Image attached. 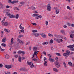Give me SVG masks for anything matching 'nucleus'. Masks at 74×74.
Segmentation results:
<instances>
[{"label": "nucleus", "mask_w": 74, "mask_h": 74, "mask_svg": "<svg viewBox=\"0 0 74 74\" xmlns=\"http://www.w3.org/2000/svg\"><path fill=\"white\" fill-rule=\"evenodd\" d=\"M53 70H54V71H58V69L55 68H53Z\"/></svg>", "instance_id": "c756f323"}, {"label": "nucleus", "mask_w": 74, "mask_h": 74, "mask_svg": "<svg viewBox=\"0 0 74 74\" xmlns=\"http://www.w3.org/2000/svg\"><path fill=\"white\" fill-rule=\"evenodd\" d=\"M71 26L74 27V24H72L71 25Z\"/></svg>", "instance_id": "774afa93"}, {"label": "nucleus", "mask_w": 74, "mask_h": 74, "mask_svg": "<svg viewBox=\"0 0 74 74\" xmlns=\"http://www.w3.org/2000/svg\"><path fill=\"white\" fill-rule=\"evenodd\" d=\"M46 59H47V58H45V57H44V61H45V60H46Z\"/></svg>", "instance_id": "e2e57ef3"}, {"label": "nucleus", "mask_w": 74, "mask_h": 74, "mask_svg": "<svg viewBox=\"0 0 74 74\" xmlns=\"http://www.w3.org/2000/svg\"><path fill=\"white\" fill-rule=\"evenodd\" d=\"M71 51H74V48H71Z\"/></svg>", "instance_id": "864d4df0"}, {"label": "nucleus", "mask_w": 74, "mask_h": 74, "mask_svg": "<svg viewBox=\"0 0 74 74\" xmlns=\"http://www.w3.org/2000/svg\"><path fill=\"white\" fill-rule=\"evenodd\" d=\"M54 37H56L57 38V37H58V35L57 34H54Z\"/></svg>", "instance_id": "6e6d98bb"}, {"label": "nucleus", "mask_w": 74, "mask_h": 74, "mask_svg": "<svg viewBox=\"0 0 74 74\" xmlns=\"http://www.w3.org/2000/svg\"><path fill=\"white\" fill-rule=\"evenodd\" d=\"M32 25H34V26H36V25H37V24L36 23H32Z\"/></svg>", "instance_id": "37998d69"}, {"label": "nucleus", "mask_w": 74, "mask_h": 74, "mask_svg": "<svg viewBox=\"0 0 74 74\" xmlns=\"http://www.w3.org/2000/svg\"><path fill=\"white\" fill-rule=\"evenodd\" d=\"M34 67V65L33 64H32L30 66L31 68H32V69H33Z\"/></svg>", "instance_id": "f704fd0d"}, {"label": "nucleus", "mask_w": 74, "mask_h": 74, "mask_svg": "<svg viewBox=\"0 0 74 74\" xmlns=\"http://www.w3.org/2000/svg\"><path fill=\"white\" fill-rule=\"evenodd\" d=\"M1 45H2V46L3 47H6V44L4 43H2L1 44Z\"/></svg>", "instance_id": "5701e85b"}, {"label": "nucleus", "mask_w": 74, "mask_h": 74, "mask_svg": "<svg viewBox=\"0 0 74 74\" xmlns=\"http://www.w3.org/2000/svg\"><path fill=\"white\" fill-rule=\"evenodd\" d=\"M50 43H51V44H53V40H52V39H51L50 41Z\"/></svg>", "instance_id": "ea45409f"}, {"label": "nucleus", "mask_w": 74, "mask_h": 74, "mask_svg": "<svg viewBox=\"0 0 74 74\" xmlns=\"http://www.w3.org/2000/svg\"><path fill=\"white\" fill-rule=\"evenodd\" d=\"M68 64L69 65V66H73V64H72L71 62H68Z\"/></svg>", "instance_id": "6ab92c4d"}, {"label": "nucleus", "mask_w": 74, "mask_h": 74, "mask_svg": "<svg viewBox=\"0 0 74 74\" xmlns=\"http://www.w3.org/2000/svg\"><path fill=\"white\" fill-rule=\"evenodd\" d=\"M47 11H51V6H50V5L49 4L47 5Z\"/></svg>", "instance_id": "423d86ee"}, {"label": "nucleus", "mask_w": 74, "mask_h": 74, "mask_svg": "<svg viewBox=\"0 0 74 74\" xmlns=\"http://www.w3.org/2000/svg\"><path fill=\"white\" fill-rule=\"evenodd\" d=\"M56 55H57V56H60V54L59 53H56Z\"/></svg>", "instance_id": "cd10ccee"}, {"label": "nucleus", "mask_w": 74, "mask_h": 74, "mask_svg": "<svg viewBox=\"0 0 74 74\" xmlns=\"http://www.w3.org/2000/svg\"><path fill=\"white\" fill-rule=\"evenodd\" d=\"M0 50L1 51H5V49H1Z\"/></svg>", "instance_id": "8fccbe9b"}, {"label": "nucleus", "mask_w": 74, "mask_h": 74, "mask_svg": "<svg viewBox=\"0 0 74 74\" xmlns=\"http://www.w3.org/2000/svg\"><path fill=\"white\" fill-rule=\"evenodd\" d=\"M70 51L67 50L65 53L63 54V55L64 56L67 57L69 56V55H70Z\"/></svg>", "instance_id": "7ed1b4c3"}, {"label": "nucleus", "mask_w": 74, "mask_h": 74, "mask_svg": "<svg viewBox=\"0 0 74 74\" xmlns=\"http://www.w3.org/2000/svg\"><path fill=\"white\" fill-rule=\"evenodd\" d=\"M42 18V16L41 15H39V16H38L36 17V19H38L39 18Z\"/></svg>", "instance_id": "dca6fc26"}, {"label": "nucleus", "mask_w": 74, "mask_h": 74, "mask_svg": "<svg viewBox=\"0 0 74 74\" xmlns=\"http://www.w3.org/2000/svg\"><path fill=\"white\" fill-rule=\"evenodd\" d=\"M49 60L51 62H53L55 61V60H54V59H52L51 58H50L49 59Z\"/></svg>", "instance_id": "f8f14e48"}, {"label": "nucleus", "mask_w": 74, "mask_h": 74, "mask_svg": "<svg viewBox=\"0 0 74 74\" xmlns=\"http://www.w3.org/2000/svg\"><path fill=\"white\" fill-rule=\"evenodd\" d=\"M61 32L62 34H63L64 35H65V32L64 31V30H62L61 31Z\"/></svg>", "instance_id": "aec40b11"}, {"label": "nucleus", "mask_w": 74, "mask_h": 74, "mask_svg": "<svg viewBox=\"0 0 74 74\" xmlns=\"http://www.w3.org/2000/svg\"><path fill=\"white\" fill-rule=\"evenodd\" d=\"M6 7V8H10V7H11L10 6H8V5H7Z\"/></svg>", "instance_id": "603ef678"}, {"label": "nucleus", "mask_w": 74, "mask_h": 74, "mask_svg": "<svg viewBox=\"0 0 74 74\" xmlns=\"http://www.w3.org/2000/svg\"><path fill=\"white\" fill-rule=\"evenodd\" d=\"M45 22H46L45 24L46 26H48V21H46Z\"/></svg>", "instance_id": "de8ad7c7"}, {"label": "nucleus", "mask_w": 74, "mask_h": 74, "mask_svg": "<svg viewBox=\"0 0 74 74\" xmlns=\"http://www.w3.org/2000/svg\"><path fill=\"white\" fill-rule=\"evenodd\" d=\"M40 35L43 38H46V35L44 33H42L40 34Z\"/></svg>", "instance_id": "6e6552de"}, {"label": "nucleus", "mask_w": 74, "mask_h": 74, "mask_svg": "<svg viewBox=\"0 0 74 74\" xmlns=\"http://www.w3.org/2000/svg\"><path fill=\"white\" fill-rule=\"evenodd\" d=\"M20 70H21V71H25V69L23 68H21L20 69Z\"/></svg>", "instance_id": "bb28decb"}, {"label": "nucleus", "mask_w": 74, "mask_h": 74, "mask_svg": "<svg viewBox=\"0 0 74 74\" xmlns=\"http://www.w3.org/2000/svg\"><path fill=\"white\" fill-rule=\"evenodd\" d=\"M47 62L45 61V63H44V66H47Z\"/></svg>", "instance_id": "c9c22d12"}, {"label": "nucleus", "mask_w": 74, "mask_h": 74, "mask_svg": "<svg viewBox=\"0 0 74 74\" xmlns=\"http://www.w3.org/2000/svg\"><path fill=\"white\" fill-rule=\"evenodd\" d=\"M15 9L17 10H18V11H19V9L17 7H16L15 8Z\"/></svg>", "instance_id": "49530a36"}, {"label": "nucleus", "mask_w": 74, "mask_h": 74, "mask_svg": "<svg viewBox=\"0 0 74 74\" xmlns=\"http://www.w3.org/2000/svg\"><path fill=\"white\" fill-rule=\"evenodd\" d=\"M31 62H29V61H27V64H28V65H31Z\"/></svg>", "instance_id": "a878e982"}, {"label": "nucleus", "mask_w": 74, "mask_h": 74, "mask_svg": "<svg viewBox=\"0 0 74 74\" xmlns=\"http://www.w3.org/2000/svg\"><path fill=\"white\" fill-rule=\"evenodd\" d=\"M67 25L68 26H71V24L68 23L67 24Z\"/></svg>", "instance_id": "13d9d810"}, {"label": "nucleus", "mask_w": 74, "mask_h": 74, "mask_svg": "<svg viewBox=\"0 0 74 74\" xmlns=\"http://www.w3.org/2000/svg\"><path fill=\"white\" fill-rule=\"evenodd\" d=\"M42 45H47L48 44V42H45L43 43H42Z\"/></svg>", "instance_id": "c85d7f7f"}, {"label": "nucleus", "mask_w": 74, "mask_h": 74, "mask_svg": "<svg viewBox=\"0 0 74 74\" xmlns=\"http://www.w3.org/2000/svg\"><path fill=\"white\" fill-rule=\"evenodd\" d=\"M30 44V42H27L26 43V45H28V44Z\"/></svg>", "instance_id": "052dcab7"}, {"label": "nucleus", "mask_w": 74, "mask_h": 74, "mask_svg": "<svg viewBox=\"0 0 74 74\" xmlns=\"http://www.w3.org/2000/svg\"><path fill=\"white\" fill-rule=\"evenodd\" d=\"M5 18H6V17H4L1 21L2 25V26H7L8 25V22H4L5 20Z\"/></svg>", "instance_id": "f257e3e1"}, {"label": "nucleus", "mask_w": 74, "mask_h": 74, "mask_svg": "<svg viewBox=\"0 0 74 74\" xmlns=\"http://www.w3.org/2000/svg\"><path fill=\"white\" fill-rule=\"evenodd\" d=\"M70 37L71 38H73V37H74V36H73V35L71 34L70 35Z\"/></svg>", "instance_id": "7c9ffc66"}, {"label": "nucleus", "mask_w": 74, "mask_h": 74, "mask_svg": "<svg viewBox=\"0 0 74 74\" xmlns=\"http://www.w3.org/2000/svg\"><path fill=\"white\" fill-rule=\"evenodd\" d=\"M63 27L64 28H66V27H67V25H64Z\"/></svg>", "instance_id": "680f3d73"}, {"label": "nucleus", "mask_w": 74, "mask_h": 74, "mask_svg": "<svg viewBox=\"0 0 74 74\" xmlns=\"http://www.w3.org/2000/svg\"><path fill=\"white\" fill-rule=\"evenodd\" d=\"M39 35H40V34L38 33L35 34V37H37L38 36H39Z\"/></svg>", "instance_id": "412c9836"}, {"label": "nucleus", "mask_w": 74, "mask_h": 74, "mask_svg": "<svg viewBox=\"0 0 74 74\" xmlns=\"http://www.w3.org/2000/svg\"><path fill=\"white\" fill-rule=\"evenodd\" d=\"M38 51H35L34 53V55H35V56L36 55V53L37 54H38Z\"/></svg>", "instance_id": "e433bc0d"}, {"label": "nucleus", "mask_w": 74, "mask_h": 74, "mask_svg": "<svg viewBox=\"0 0 74 74\" xmlns=\"http://www.w3.org/2000/svg\"><path fill=\"white\" fill-rule=\"evenodd\" d=\"M67 8L69 10H71V8H70L69 6H67Z\"/></svg>", "instance_id": "473e14b6"}, {"label": "nucleus", "mask_w": 74, "mask_h": 74, "mask_svg": "<svg viewBox=\"0 0 74 74\" xmlns=\"http://www.w3.org/2000/svg\"><path fill=\"white\" fill-rule=\"evenodd\" d=\"M36 59L35 58H34L33 59H32V60H34V62H36Z\"/></svg>", "instance_id": "338daca9"}, {"label": "nucleus", "mask_w": 74, "mask_h": 74, "mask_svg": "<svg viewBox=\"0 0 74 74\" xmlns=\"http://www.w3.org/2000/svg\"><path fill=\"white\" fill-rule=\"evenodd\" d=\"M48 56L49 57V59H50V58H51V57H52V56H51V54H49Z\"/></svg>", "instance_id": "58836bf2"}, {"label": "nucleus", "mask_w": 74, "mask_h": 74, "mask_svg": "<svg viewBox=\"0 0 74 74\" xmlns=\"http://www.w3.org/2000/svg\"><path fill=\"white\" fill-rule=\"evenodd\" d=\"M56 41L58 43H60V42L59 40L58 39H57Z\"/></svg>", "instance_id": "4c0bfd02"}, {"label": "nucleus", "mask_w": 74, "mask_h": 74, "mask_svg": "<svg viewBox=\"0 0 74 74\" xmlns=\"http://www.w3.org/2000/svg\"><path fill=\"white\" fill-rule=\"evenodd\" d=\"M5 40H6V38H3L2 40V42H5Z\"/></svg>", "instance_id": "a211bd4d"}, {"label": "nucleus", "mask_w": 74, "mask_h": 74, "mask_svg": "<svg viewBox=\"0 0 74 74\" xmlns=\"http://www.w3.org/2000/svg\"><path fill=\"white\" fill-rule=\"evenodd\" d=\"M36 8L34 6H31L28 8V9H31L32 10H36Z\"/></svg>", "instance_id": "1a4fd4ad"}, {"label": "nucleus", "mask_w": 74, "mask_h": 74, "mask_svg": "<svg viewBox=\"0 0 74 74\" xmlns=\"http://www.w3.org/2000/svg\"><path fill=\"white\" fill-rule=\"evenodd\" d=\"M13 40H14V39L13 38H12L11 39V44H14V41H13Z\"/></svg>", "instance_id": "4be33fe9"}, {"label": "nucleus", "mask_w": 74, "mask_h": 74, "mask_svg": "<svg viewBox=\"0 0 74 74\" xmlns=\"http://www.w3.org/2000/svg\"><path fill=\"white\" fill-rule=\"evenodd\" d=\"M21 37H23V35H20L18 36L19 38H21Z\"/></svg>", "instance_id": "5fc2aeb1"}, {"label": "nucleus", "mask_w": 74, "mask_h": 74, "mask_svg": "<svg viewBox=\"0 0 74 74\" xmlns=\"http://www.w3.org/2000/svg\"><path fill=\"white\" fill-rule=\"evenodd\" d=\"M21 32V33H24V30L23 29H22L20 31Z\"/></svg>", "instance_id": "3c124183"}, {"label": "nucleus", "mask_w": 74, "mask_h": 74, "mask_svg": "<svg viewBox=\"0 0 74 74\" xmlns=\"http://www.w3.org/2000/svg\"><path fill=\"white\" fill-rule=\"evenodd\" d=\"M22 53H23V54H25V52L22 51Z\"/></svg>", "instance_id": "0e129e2a"}, {"label": "nucleus", "mask_w": 74, "mask_h": 74, "mask_svg": "<svg viewBox=\"0 0 74 74\" xmlns=\"http://www.w3.org/2000/svg\"><path fill=\"white\" fill-rule=\"evenodd\" d=\"M8 3L10 4H14V3H18V1H13L11 2V0H8Z\"/></svg>", "instance_id": "39448f33"}, {"label": "nucleus", "mask_w": 74, "mask_h": 74, "mask_svg": "<svg viewBox=\"0 0 74 74\" xmlns=\"http://www.w3.org/2000/svg\"><path fill=\"white\" fill-rule=\"evenodd\" d=\"M5 74H10V72H8V73L5 72Z\"/></svg>", "instance_id": "bf43d9fd"}, {"label": "nucleus", "mask_w": 74, "mask_h": 74, "mask_svg": "<svg viewBox=\"0 0 74 74\" xmlns=\"http://www.w3.org/2000/svg\"><path fill=\"white\" fill-rule=\"evenodd\" d=\"M56 60L57 61L56 62H58V58L56 57Z\"/></svg>", "instance_id": "4d7b16f0"}, {"label": "nucleus", "mask_w": 74, "mask_h": 74, "mask_svg": "<svg viewBox=\"0 0 74 74\" xmlns=\"http://www.w3.org/2000/svg\"><path fill=\"white\" fill-rule=\"evenodd\" d=\"M67 47L68 48H70L71 49V48H74V44L73 45H69Z\"/></svg>", "instance_id": "9b49d317"}, {"label": "nucleus", "mask_w": 74, "mask_h": 74, "mask_svg": "<svg viewBox=\"0 0 74 74\" xmlns=\"http://www.w3.org/2000/svg\"><path fill=\"white\" fill-rule=\"evenodd\" d=\"M5 57L6 58L8 59H9L10 58V56H9V55L8 54H6V55L5 56Z\"/></svg>", "instance_id": "4468645a"}, {"label": "nucleus", "mask_w": 74, "mask_h": 74, "mask_svg": "<svg viewBox=\"0 0 74 74\" xmlns=\"http://www.w3.org/2000/svg\"><path fill=\"white\" fill-rule=\"evenodd\" d=\"M18 55H16L15 56H14V58H18Z\"/></svg>", "instance_id": "09e8293b"}, {"label": "nucleus", "mask_w": 74, "mask_h": 74, "mask_svg": "<svg viewBox=\"0 0 74 74\" xmlns=\"http://www.w3.org/2000/svg\"><path fill=\"white\" fill-rule=\"evenodd\" d=\"M22 51H19L18 52V53H22Z\"/></svg>", "instance_id": "79ce46f5"}, {"label": "nucleus", "mask_w": 74, "mask_h": 74, "mask_svg": "<svg viewBox=\"0 0 74 74\" xmlns=\"http://www.w3.org/2000/svg\"><path fill=\"white\" fill-rule=\"evenodd\" d=\"M22 58L20 56H19V57L18 58V60L19 62H21V59Z\"/></svg>", "instance_id": "f3484780"}, {"label": "nucleus", "mask_w": 74, "mask_h": 74, "mask_svg": "<svg viewBox=\"0 0 74 74\" xmlns=\"http://www.w3.org/2000/svg\"><path fill=\"white\" fill-rule=\"evenodd\" d=\"M36 62H37L38 60V57H36Z\"/></svg>", "instance_id": "a19ab883"}, {"label": "nucleus", "mask_w": 74, "mask_h": 74, "mask_svg": "<svg viewBox=\"0 0 74 74\" xmlns=\"http://www.w3.org/2000/svg\"><path fill=\"white\" fill-rule=\"evenodd\" d=\"M33 51L34 52H36L37 51V48L36 47H33Z\"/></svg>", "instance_id": "ddd939ff"}, {"label": "nucleus", "mask_w": 74, "mask_h": 74, "mask_svg": "<svg viewBox=\"0 0 74 74\" xmlns=\"http://www.w3.org/2000/svg\"><path fill=\"white\" fill-rule=\"evenodd\" d=\"M0 67H3V64H0Z\"/></svg>", "instance_id": "69168bd1"}, {"label": "nucleus", "mask_w": 74, "mask_h": 74, "mask_svg": "<svg viewBox=\"0 0 74 74\" xmlns=\"http://www.w3.org/2000/svg\"><path fill=\"white\" fill-rule=\"evenodd\" d=\"M17 41L20 44H23L24 43L23 42H22V41L20 39L18 38L17 39Z\"/></svg>", "instance_id": "9d476101"}, {"label": "nucleus", "mask_w": 74, "mask_h": 74, "mask_svg": "<svg viewBox=\"0 0 74 74\" xmlns=\"http://www.w3.org/2000/svg\"><path fill=\"white\" fill-rule=\"evenodd\" d=\"M32 32L33 33H37V30H33L32 31Z\"/></svg>", "instance_id": "72a5a7b5"}, {"label": "nucleus", "mask_w": 74, "mask_h": 74, "mask_svg": "<svg viewBox=\"0 0 74 74\" xmlns=\"http://www.w3.org/2000/svg\"><path fill=\"white\" fill-rule=\"evenodd\" d=\"M19 14H17L16 16L15 17V18L16 19H18V18H19Z\"/></svg>", "instance_id": "b1692460"}, {"label": "nucleus", "mask_w": 74, "mask_h": 74, "mask_svg": "<svg viewBox=\"0 0 74 74\" xmlns=\"http://www.w3.org/2000/svg\"><path fill=\"white\" fill-rule=\"evenodd\" d=\"M55 65L57 68H59V67L60 66L59 63L58 61H56L55 62Z\"/></svg>", "instance_id": "20e7f679"}, {"label": "nucleus", "mask_w": 74, "mask_h": 74, "mask_svg": "<svg viewBox=\"0 0 74 74\" xmlns=\"http://www.w3.org/2000/svg\"><path fill=\"white\" fill-rule=\"evenodd\" d=\"M20 4H22V5H23V4H24V2H21L20 3Z\"/></svg>", "instance_id": "a18cd8bd"}, {"label": "nucleus", "mask_w": 74, "mask_h": 74, "mask_svg": "<svg viewBox=\"0 0 74 74\" xmlns=\"http://www.w3.org/2000/svg\"><path fill=\"white\" fill-rule=\"evenodd\" d=\"M56 13L57 14H58L59 13V9H56Z\"/></svg>", "instance_id": "2eb2a0df"}, {"label": "nucleus", "mask_w": 74, "mask_h": 74, "mask_svg": "<svg viewBox=\"0 0 74 74\" xmlns=\"http://www.w3.org/2000/svg\"><path fill=\"white\" fill-rule=\"evenodd\" d=\"M5 67L8 69H11L12 68V65H6L5 66Z\"/></svg>", "instance_id": "0eeeda50"}, {"label": "nucleus", "mask_w": 74, "mask_h": 74, "mask_svg": "<svg viewBox=\"0 0 74 74\" xmlns=\"http://www.w3.org/2000/svg\"><path fill=\"white\" fill-rule=\"evenodd\" d=\"M48 36L51 37H53V35L49 33L48 34Z\"/></svg>", "instance_id": "393cba45"}, {"label": "nucleus", "mask_w": 74, "mask_h": 74, "mask_svg": "<svg viewBox=\"0 0 74 74\" xmlns=\"http://www.w3.org/2000/svg\"><path fill=\"white\" fill-rule=\"evenodd\" d=\"M5 32H10L8 31V30H7V29H5Z\"/></svg>", "instance_id": "c03bdc74"}, {"label": "nucleus", "mask_w": 74, "mask_h": 74, "mask_svg": "<svg viewBox=\"0 0 74 74\" xmlns=\"http://www.w3.org/2000/svg\"><path fill=\"white\" fill-rule=\"evenodd\" d=\"M6 14L7 15V16H8L10 18H15V16L11 14L10 12H7L6 13Z\"/></svg>", "instance_id": "f03ea898"}, {"label": "nucleus", "mask_w": 74, "mask_h": 74, "mask_svg": "<svg viewBox=\"0 0 74 74\" xmlns=\"http://www.w3.org/2000/svg\"><path fill=\"white\" fill-rule=\"evenodd\" d=\"M63 64L64 67L66 68V67H67V66H66V63L65 62H63Z\"/></svg>", "instance_id": "2f4dec72"}]
</instances>
